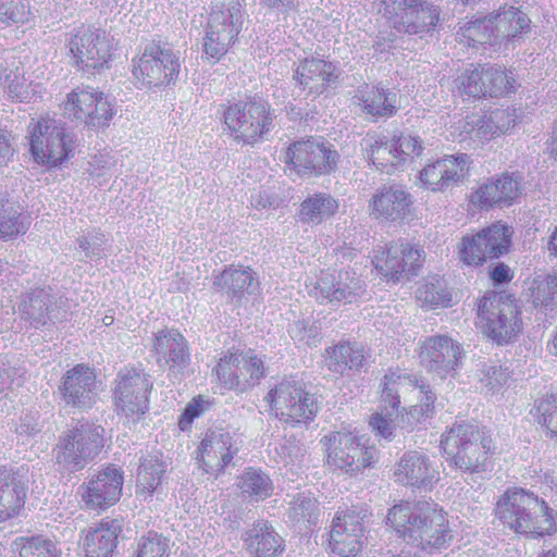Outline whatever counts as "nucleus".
<instances>
[{
  "mask_svg": "<svg viewBox=\"0 0 557 557\" xmlns=\"http://www.w3.org/2000/svg\"><path fill=\"white\" fill-rule=\"evenodd\" d=\"M469 163L470 158L466 153L445 156L428 163L420 171V181L432 191L445 190L466 176Z\"/></svg>",
  "mask_w": 557,
  "mask_h": 557,
  "instance_id": "30",
  "label": "nucleus"
},
{
  "mask_svg": "<svg viewBox=\"0 0 557 557\" xmlns=\"http://www.w3.org/2000/svg\"><path fill=\"white\" fill-rule=\"evenodd\" d=\"M367 509L352 507L337 511L333 520L330 547L333 557H355L362 547Z\"/></svg>",
  "mask_w": 557,
  "mask_h": 557,
  "instance_id": "20",
  "label": "nucleus"
},
{
  "mask_svg": "<svg viewBox=\"0 0 557 557\" xmlns=\"http://www.w3.org/2000/svg\"><path fill=\"white\" fill-rule=\"evenodd\" d=\"M21 213L14 209V205L0 200V237H9L24 233L26 225L20 219Z\"/></svg>",
  "mask_w": 557,
  "mask_h": 557,
  "instance_id": "56",
  "label": "nucleus"
},
{
  "mask_svg": "<svg viewBox=\"0 0 557 557\" xmlns=\"http://www.w3.org/2000/svg\"><path fill=\"white\" fill-rule=\"evenodd\" d=\"M58 391L64 407L88 410L96 405L100 386L94 370L76 364L63 374Z\"/></svg>",
  "mask_w": 557,
  "mask_h": 557,
  "instance_id": "19",
  "label": "nucleus"
},
{
  "mask_svg": "<svg viewBox=\"0 0 557 557\" xmlns=\"http://www.w3.org/2000/svg\"><path fill=\"white\" fill-rule=\"evenodd\" d=\"M5 81L8 83V96L12 100L23 102L29 98V86L24 76L14 74L12 78L11 75H8Z\"/></svg>",
  "mask_w": 557,
  "mask_h": 557,
  "instance_id": "63",
  "label": "nucleus"
},
{
  "mask_svg": "<svg viewBox=\"0 0 557 557\" xmlns=\"http://www.w3.org/2000/svg\"><path fill=\"white\" fill-rule=\"evenodd\" d=\"M337 209L338 202L331 195L315 193L300 203L298 216L302 223L318 225L334 215Z\"/></svg>",
  "mask_w": 557,
  "mask_h": 557,
  "instance_id": "43",
  "label": "nucleus"
},
{
  "mask_svg": "<svg viewBox=\"0 0 557 557\" xmlns=\"http://www.w3.org/2000/svg\"><path fill=\"white\" fill-rule=\"evenodd\" d=\"M30 14L28 0H0V25L4 27L24 24Z\"/></svg>",
  "mask_w": 557,
  "mask_h": 557,
  "instance_id": "52",
  "label": "nucleus"
},
{
  "mask_svg": "<svg viewBox=\"0 0 557 557\" xmlns=\"http://www.w3.org/2000/svg\"><path fill=\"white\" fill-rule=\"evenodd\" d=\"M424 251L408 243L391 244L381 256H375V268L387 278L399 281L418 275L422 267Z\"/></svg>",
  "mask_w": 557,
  "mask_h": 557,
  "instance_id": "24",
  "label": "nucleus"
},
{
  "mask_svg": "<svg viewBox=\"0 0 557 557\" xmlns=\"http://www.w3.org/2000/svg\"><path fill=\"white\" fill-rule=\"evenodd\" d=\"M457 82L463 94L474 98L506 96L516 92L518 88L511 70L490 64L466 70Z\"/></svg>",
  "mask_w": 557,
  "mask_h": 557,
  "instance_id": "12",
  "label": "nucleus"
},
{
  "mask_svg": "<svg viewBox=\"0 0 557 557\" xmlns=\"http://www.w3.org/2000/svg\"><path fill=\"white\" fill-rule=\"evenodd\" d=\"M338 153L323 137H309L289 145L286 163L300 177L320 176L336 169Z\"/></svg>",
  "mask_w": 557,
  "mask_h": 557,
  "instance_id": "9",
  "label": "nucleus"
},
{
  "mask_svg": "<svg viewBox=\"0 0 557 557\" xmlns=\"http://www.w3.org/2000/svg\"><path fill=\"white\" fill-rule=\"evenodd\" d=\"M21 213L14 209V205L0 200V237H9L24 233L26 225L20 219Z\"/></svg>",
  "mask_w": 557,
  "mask_h": 557,
  "instance_id": "57",
  "label": "nucleus"
},
{
  "mask_svg": "<svg viewBox=\"0 0 557 557\" xmlns=\"http://www.w3.org/2000/svg\"><path fill=\"white\" fill-rule=\"evenodd\" d=\"M511 371L508 367L491 362L484 364L480 371V382L487 393L499 392L510 379Z\"/></svg>",
  "mask_w": 557,
  "mask_h": 557,
  "instance_id": "54",
  "label": "nucleus"
},
{
  "mask_svg": "<svg viewBox=\"0 0 557 557\" xmlns=\"http://www.w3.org/2000/svg\"><path fill=\"white\" fill-rule=\"evenodd\" d=\"M536 419L544 425L552 437L557 440V395H546L534 404Z\"/></svg>",
  "mask_w": 557,
  "mask_h": 557,
  "instance_id": "55",
  "label": "nucleus"
},
{
  "mask_svg": "<svg viewBox=\"0 0 557 557\" xmlns=\"http://www.w3.org/2000/svg\"><path fill=\"white\" fill-rule=\"evenodd\" d=\"M152 352L157 363L173 374L182 373L190 362L187 341L175 329L153 333Z\"/></svg>",
  "mask_w": 557,
  "mask_h": 557,
  "instance_id": "28",
  "label": "nucleus"
},
{
  "mask_svg": "<svg viewBox=\"0 0 557 557\" xmlns=\"http://www.w3.org/2000/svg\"><path fill=\"white\" fill-rule=\"evenodd\" d=\"M64 113L91 126H107L115 114L113 100L92 88H76L67 95Z\"/></svg>",
  "mask_w": 557,
  "mask_h": 557,
  "instance_id": "18",
  "label": "nucleus"
},
{
  "mask_svg": "<svg viewBox=\"0 0 557 557\" xmlns=\"http://www.w3.org/2000/svg\"><path fill=\"white\" fill-rule=\"evenodd\" d=\"M392 479L403 486L430 492L441 480L440 465L423 451L407 450L394 465Z\"/></svg>",
  "mask_w": 557,
  "mask_h": 557,
  "instance_id": "16",
  "label": "nucleus"
},
{
  "mask_svg": "<svg viewBox=\"0 0 557 557\" xmlns=\"http://www.w3.org/2000/svg\"><path fill=\"white\" fill-rule=\"evenodd\" d=\"M243 541L253 557H276L285 550L284 539L265 520L256 521L243 534Z\"/></svg>",
  "mask_w": 557,
  "mask_h": 557,
  "instance_id": "35",
  "label": "nucleus"
},
{
  "mask_svg": "<svg viewBox=\"0 0 557 557\" xmlns=\"http://www.w3.org/2000/svg\"><path fill=\"white\" fill-rule=\"evenodd\" d=\"M170 540L164 535L149 531L143 535L137 544L136 557H169Z\"/></svg>",
  "mask_w": 557,
  "mask_h": 557,
  "instance_id": "53",
  "label": "nucleus"
},
{
  "mask_svg": "<svg viewBox=\"0 0 557 557\" xmlns=\"http://www.w3.org/2000/svg\"><path fill=\"white\" fill-rule=\"evenodd\" d=\"M490 125L493 126L494 134L506 133L510 127L516 125L517 114L516 110L510 108H499L491 112L486 117Z\"/></svg>",
  "mask_w": 557,
  "mask_h": 557,
  "instance_id": "62",
  "label": "nucleus"
},
{
  "mask_svg": "<svg viewBox=\"0 0 557 557\" xmlns=\"http://www.w3.org/2000/svg\"><path fill=\"white\" fill-rule=\"evenodd\" d=\"M457 139L468 148H478L491 140L495 134L486 116L472 115L459 121L455 125Z\"/></svg>",
  "mask_w": 557,
  "mask_h": 557,
  "instance_id": "42",
  "label": "nucleus"
},
{
  "mask_svg": "<svg viewBox=\"0 0 557 557\" xmlns=\"http://www.w3.org/2000/svg\"><path fill=\"white\" fill-rule=\"evenodd\" d=\"M426 515V506L401 503L393 506L387 513V523L406 543L410 540L419 524Z\"/></svg>",
  "mask_w": 557,
  "mask_h": 557,
  "instance_id": "39",
  "label": "nucleus"
},
{
  "mask_svg": "<svg viewBox=\"0 0 557 557\" xmlns=\"http://www.w3.org/2000/svg\"><path fill=\"white\" fill-rule=\"evenodd\" d=\"M166 465L158 456L148 455L143 458L137 473L136 493L144 499L151 496L161 484Z\"/></svg>",
  "mask_w": 557,
  "mask_h": 557,
  "instance_id": "44",
  "label": "nucleus"
},
{
  "mask_svg": "<svg viewBox=\"0 0 557 557\" xmlns=\"http://www.w3.org/2000/svg\"><path fill=\"white\" fill-rule=\"evenodd\" d=\"M512 231L502 222H494L472 235H466L458 244V257L468 267L483 265L487 260L499 259L511 247Z\"/></svg>",
  "mask_w": 557,
  "mask_h": 557,
  "instance_id": "8",
  "label": "nucleus"
},
{
  "mask_svg": "<svg viewBox=\"0 0 557 557\" xmlns=\"http://www.w3.org/2000/svg\"><path fill=\"white\" fill-rule=\"evenodd\" d=\"M326 354L327 369L334 373L362 371L369 366L370 354L357 342H342L330 347Z\"/></svg>",
  "mask_w": 557,
  "mask_h": 557,
  "instance_id": "38",
  "label": "nucleus"
},
{
  "mask_svg": "<svg viewBox=\"0 0 557 557\" xmlns=\"http://www.w3.org/2000/svg\"><path fill=\"white\" fill-rule=\"evenodd\" d=\"M20 557H60V550L53 541L44 536L23 540Z\"/></svg>",
  "mask_w": 557,
  "mask_h": 557,
  "instance_id": "58",
  "label": "nucleus"
},
{
  "mask_svg": "<svg viewBox=\"0 0 557 557\" xmlns=\"http://www.w3.org/2000/svg\"><path fill=\"white\" fill-rule=\"evenodd\" d=\"M238 451L230 432L213 430L206 433L197 453L196 461L207 474L218 476Z\"/></svg>",
  "mask_w": 557,
  "mask_h": 557,
  "instance_id": "25",
  "label": "nucleus"
},
{
  "mask_svg": "<svg viewBox=\"0 0 557 557\" xmlns=\"http://www.w3.org/2000/svg\"><path fill=\"white\" fill-rule=\"evenodd\" d=\"M214 373L220 388L245 392L264 376V364L252 352L228 354L220 359Z\"/></svg>",
  "mask_w": 557,
  "mask_h": 557,
  "instance_id": "17",
  "label": "nucleus"
},
{
  "mask_svg": "<svg viewBox=\"0 0 557 557\" xmlns=\"http://www.w3.org/2000/svg\"><path fill=\"white\" fill-rule=\"evenodd\" d=\"M275 451L280 456L281 460L287 465L296 461L299 457H301L304 449L295 440H285L277 447H275Z\"/></svg>",
  "mask_w": 557,
  "mask_h": 557,
  "instance_id": "64",
  "label": "nucleus"
},
{
  "mask_svg": "<svg viewBox=\"0 0 557 557\" xmlns=\"http://www.w3.org/2000/svg\"><path fill=\"white\" fill-rule=\"evenodd\" d=\"M498 520L516 534L543 537L557 532V511L533 492L507 490L496 503Z\"/></svg>",
  "mask_w": 557,
  "mask_h": 557,
  "instance_id": "1",
  "label": "nucleus"
},
{
  "mask_svg": "<svg viewBox=\"0 0 557 557\" xmlns=\"http://www.w3.org/2000/svg\"><path fill=\"white\" fill-rule=\"evenodd\" d=\"M299 85L307 87L314 82L331 84L338 77L337 67L322 59H306L296 70L294 75Z\"/></svg>",
  "mask_w": 557,
  "mask_h": 557,
  "instance_id": "45",
  "label": "nucleus"
},
{
  "mask_svg": "<svg viewBox=\"0 0 557 557\" xmlns=\"http://www.w3.org/2000/svg\"><path fill=\"white\" fill-rule=\"evenodd\" d=\"M27 485L7 467L0 468V523L16 516L24 507Z\"/></svg>",
  "mask_w": 557,
  "mask_h": 557,
  "instance_id": "37",
  "label": "nucleus"
},
{
  "mask_svg": "<svg viewBox=\"0 0 557 557\" xmlns=\"http://www.w3.org/2000/svg\"><path fill=\"white\" fill-rule=\"evenodd\" d=\"M383 15L398 33L423 35L435 29L440 9L422 0H384Z\"/></svg>",
  "mask_w": 557,
  "mask_h": 557,
  "instance_id": "11",
  "label": "nucleus"
},
{
  "mask_svg": "<svg viewBox=\"0 0 557 557\" xmlns=\"http://www.w3.org/2000/svg\"><path fill=\"white\" fill-rule=\"evenodd\" d=\"M246 21L244 0L212 7L203 38V53L207 59L220 60L237 40Z\"/></svg>",
  "mask_w": 557,
  "mask_h": 557,
  "instance_id": "7",
  "label": "nucleus"
},
{
  "mask_svg": "<svg viewBox=\"0 0 557 557\" xmlns=\"http://www.w3.org/2000/svg\"><path fill=\"white\" fill-rule=\"evenodd\" d=\"M122 532V521L109 518L84 530L82 532L84 557H113Z\"/></svg>",
  "mask_w": 557,
  "mask_h": 557,
  "instance_id": "33",
  "label": "nucleus"
},
{
  "mask_svg": "<svg viewBox=\"0 0 557 557\" xmlns=\"http://www.w3.org/2000/svg\"><path fill=\"white\" fill-rule=\"evenodd\" d=\"M70 51L84 69H102L111 58V46L99 28H82L69 42Z\"/></svg>",
  "mask_w": 557,
  "mask_h": 557,
  "instance_id": "26",
  "label": "nucleus"
},
{
  "mask_svg": "<svg viewBox=\"0 0 557 557\" xmlns=\"http://www.w3.org/2000/svg\"><path fill=\"white\" fill-rule=\"evenodd\" d=\"M133 75L143 86L152 88L170 84L180 72V58L171 45L151 41L134 60Z\"/></svg>",
  "mask_w": 557,
  "mask_h": 557,
  "instance_id": "10",
  "label": "nucleus"
},
{
  "mask_svg": "<svg viewBox=\"0 0 557 557\" xmlns=\"http://www.w3.org/2000/svg\"><path fill=\"white\" fill-rule=\"evenodd\" d=\"M352 103L359 109L360 113L376 122L380 119L392 117L397 113L399 97L388 88L364 83L355 90Z\"/></svg>",
  "mask_w": 557,
  "mask_h": 557,
  "instance_id": "31",
  "label": "nucleus"
},
{
  "mask_svg": "<svg viewBox=\"0 0 557 557\" xmlns=\"http://www.w3.org/2000/svg\"><path fill=\"white\" fill-rule=\"evenodd\" d=\"M213 286L228 298L240 300L258 292L259 280L250 268L230 265L213 276Z\"/></svg>",
  "mask_w": 557,
  "mask_h": 557,
  "instance_id": "36",
  "label": "nucleus"
},
{
  "mask_svg": "<svg viewBox=\"0 0 557 557\" xmlns=\"http://www.w3.org/2000/svg\"><path fill=\"white\" fill-rule=\"evenodd\" d=\"M223 122L237 143L253 145L274 128L275 111L261 98L236 100L224 107Z\"/></svg>",
  "mask_w": 557,
  "mask_h": 557,
  "instance_id": "4",
  "label": "nucleus"
},
{
  "mask_svg": "<svg viewBox=\"0 0 557 557\" xmlns=\"http://www.w3.org/2000/svg\"><path fill=\"white\" fill-rule=\"evenodd\" d=\"M416 298L422 307L434 309L450 306L451 293L446 282L435 275L424 280L416 292Z\"/></svg>",
  "mask_w": 557,
  "mask_h": 557,
  "instance_id": "47",
  "label": "nucleus"
},
{
  "mask_svg": "<svg viewBox=\"0 0 557 557\" xmlns=\"http://www.w3.org/2000/svg\"><path fill=\"white\" fill-rule=\"evenodd\" d=\"M368 442L364 436L344 431L332 432L321 440L326 449L329 467L350 476L372 468L379 461V450Z\"/></svg>",
  "mask_w": 557,
  "mask_h": 557,
  "instance_id": "6",
  "label": "nucleus"
},
{
  "mask_svg": "<svg viewBox=\"0 0 557 557\" xmlns=\"http://www.w3.org/2000/svg\"><path fill=\"white\" fill-rule=\"evenodd\" d=\"M360 146L363 157L381 172L391 173L392 169L399 164L392 151L394 149L392 140H387L384 136L367 135Z\"/></svg>",
  "mask_w": 557,
  "mask_h": 557,
  "instance_id": "40",
  "label": "nucleus"
},
{
  "mask_svg": "<svg viewBox=\"0 0 557 557\" xmlns=\"http://www.w3.org/2000/svg\"><path fill=\"white\" fill-rule=\"evenodd\" d=\"M307 288L320 304H350L363 295L366 284L355 272L341 271L337 275L322 272Z\"/></svg>",
  "mask_w": 557,
  "mask_h": 557,
  "instance_id": "21",
  "label": "nucleus"
},
{
  "mask_svg": "<svg viewBox=\"0 0 557 557\" xmlns=\"http://www.w3.org/2000/svg\"><path fill=\"white\" fill-rule=\"evenodd\" d=\"M265 400L270 403L275 417L293 428L309 423L319 411L314 394L294 376L281 380L269 391Z\"/></svg>",
  "mask_w": 557,
  "mask_h": 557,
  "instance_id": "5",
  "label": "nucleus"
},
{
  "mask_svg": "<svg viewBox=\"0 0 557 557\" xmlns=\"http://www.w3.org/2000/svg\"><path fill=\"white\" fill-rule=\"evenodd\" d=\"M53 296L46 289H36L28 294L22 301L20 310L26 320L35 327L45 325L48 321H61L66 315V310L61 307L63 300L52 302Z\"/></svg>",
  "mask_w": 557,
  "mask_h": 557,
  "instance_id": "34",
  "label": "nucleus"
},
{
  "mask_svg": "<svg viewBox=\"0 0 557 557\" xmlns=\"http://www.w3.org/2000/svg\"><path fill=\"white\" fill-rule=\"evenodd\" d=\"M492 440L478 425L455 423L441 440V448L450 467L462 472L485 471Z\"/></svg>",
  "mask_w": 557,
  "mask_h": 557,
  "instance_id": "3",
  "label": "nucleus"
},
{
  "mask_svg": "<svg viewBox=\"0 0 557 557\" xmlns=\"http://www.w3.org/2000/svg\"><path fill=\"white\" fill-rule=\"evenodd\" d=\"M106 237L101 232H91L77 239L79 249L84 252L83 261H99L107 256Z\"/></svg>",
  "mask_w": 557,
  "mask_h": 557,
  "instance_id": "60",
  "label": "nucleus"
},
{
  "mask_svg": "<svg viewBox=\"0 0 557 557\" xmlns=\"http://www.w3.org/2000/svg\"><path fill=\"white\" fill-rule=\"evenodd\" d=\"M492 18L495 28V39H513L530 27L528 15L515 7L500 8L499 11L492 13Z\"/></svg>",
  "mask_w": 557,
  "mask_h": 557,
  "instance_id": "41",
  "label": "nucleus"
},
{
  "mask_svg": "<svg viewBox=\"0 0 557 557\" xmlns=\"http://www.w3.org/2000/svg\"><path fill=\"white\" fill-rule=\"evenodd\" d=\"M73 139L64 127L52 119H41L30 135V151L38 163L55 166L73 151Z\"/></svg>",
  "mask_w": 557,
  "mask_h": 557,
  "instance_id": "15",
  "label": "nucleus"
},
{
  "mask_svg": "<svg viewBox=\"0 0 557 557\" xmlns=\"http://www.w3.org/2000/svg\"><path fill=\"white\" fill-rule=\"evenodd\" d=\"M123 482V472L114 466H108L81 485L82 502L87 509L104 510L120 499Z\"/></svg>",
  "mask_w": 557,
  "mask_h": 557,
  "instance_id": "23",
  "label": "nucleus"
},
{
  "mask_svg": "<svg viewBox=\"0 0 557 557\" xmlns=\"http://www.w3.org/2000/svg\"><path fill=\"white\" fill-rule=\"evenodd\" d=\"M465 357L461 345L446 335L428 337L421 347V364L440 379L453 375Z\"/></svg>",
  "mask_w": 557,
  "mask_h": 557,
  "instance_id": "22",
  "label": "nucleus"
},
{
  "mask_svg": "<svg viewBox=\"0 0 557 557\" xmlns=\"http://www.w3.org/2000/svg\"><path fill=\"white\" fill-rule=\"evenodd\" d=\"M453 540V533L448 525V520L442 511L431 509L426 505V515L419 524V529L410 534L407 544L422 550H440L449 545Z\"/></svg>",
  "mask_w": 557,
  "mask_h": 557,
  "instance_id": "32",
  "label": "nucleus"
},
{
  "mask_svg": "<svg viewBox=\"0 0 557 557\" xmlns=\"http://www.w3.org/2000/svg\"><path fill=\"white\" fill-rule=\"evenodd\" d=\"M522 194L521 177L515 173H503L481 184L470 196L471 203L479 209L494 206L508 207Z\"/></svg>",
  "mask_w": 557,
  "mask_h": 557,
  "instance_id": "27",
  "label": "nucleus"
},
{
  "mask_svg": "<svg viewBox=\"0 0 557 557\" xmlns=\"http://www.w3.org/2000/svg\"><path fill=\"white\" fill-rule=\"evenodd\" d=\"M294 341L306 345H317L321 339V327L315 321L302 320L293 323L288 330Z\"/></svg>",
  "mask_w": 557,
  "mask_h": 557,
  "instance_id": "61",
  "label": "nucleus"
},
{
  "mask_svg": "<svg viewBox=\"0 0 557 557\" xmlns=\"http://www.w3.org/2000/svg\"><path fill=\"white\" fill-rule=\"evenodd\" d=\"M531 299L535 308L546 311L557 308V275H547L543 280L534 281Z\"/></svg>",
  "mask_w": 557,
  "mask_h": 557,
  "instance_id": "50",
  "label": "nucleus"
},
{
  "mask_svg": "<svg viewBox=\"0 0 557 557\" xmlns=\"http://www.w3.org/2000/svg\"><path fill=\"white\" fill-rule=\"evenodd\" d=\"M104 446V429L86 419L73 421L53 448L55 463L73 473L83 470Z\"/></svg>",
  "mask_w": 557,
  "mask_h": 557,
  "instance_id": "2",
  "label": "nucleus"
},
{
  "mask_svg": "<svg viewBox=\"0 0 557 557\" xmlns=\"http://www.w3.org/2000/svg\"><path fill=\"white\" fill-rule=\"evenodd\" d=\"M413 385V377L406 375L398 370H389L381 383V403L386 413L392 417L400 405L399 393Z\"/></svg>",
  "mask_w": 557,
  "mask_h": 557,
  "instance_id": "46",
  "label": "nucleus"
},
{
  "mask_svg": "<svg viewBox=\"0 0 557 557\" xmlns=\"http://www.w3.org/2000/svg\"><path fill=\"white\" fill-rule=\"evenodd\" d=\"M391 140L394 146L392 151H394L396 161L399 163L405 162L407 159L413 158L414 156H419L423 150L420 138L409 133L394 134Z\"/></svg>",
  "mask_w": 557,
  "mask_h": 557,
  "instance_id": "59",
  "label": "nucleus"
},
{
  "mask_svg": "<svg viewBox=\"0 0 557 557\" xmlns=\"http://www.w3.org/2000/svg\"><path fill=\"white\" fill-rule=\"evenodd\" d=\"M318 515V502L310 494L299 493L289 503L288 517L294 523L314 524Z\"/></svg>",
  "mask_w": 557,
  "mask_h": 557,
  "instance_id": "51",
  "label": "nucleus"
},
{
  "mask_svg": "<svg viewBox=\"0 0 557 557\" xmlns=\"http://www.w3.org/2000/svg\"><path fill=\"white\" fill-rule=\"evenodd\" d=\"M457 35L460 37V41L468 46L476 47V45L492 44L495 39L492 13L463 23Z\"/></svg>",
  "mask_w": 557,
  "mask_h": 557,
  "instance_id": "48",
  "label": "nucleus"
},
{
  "mask_svg": "<svg viewBox=\"0 0 557 557\" xmlns=\"http://www.w3.org/2000/svg\"><path fill=\"white\" fill-rule=\"evenodd\" d=\"M412 205V196L403 186L384 185L369 201V212L376 220L396 222L410 215Z\"/></svg>",
  "mask_w": 557,
  "mask_h": 557,
  "instance_id": "29",
  "label": "nucleus"
},
{
  "mask_svg": "<svg viewBox=\"0 0 557 557\" xmlns=\"http://www.w3.org/2000/svg\"><path fill=\"white\" fill-rule=\"evenodd\" d=\"M519 313L512 299L496 294L484 296L479 305L485 333L498 344L510 342L521 332Z\"/></svg>",
  "mask_w": 557,
  "mask_h": 557,
  "instance_id": "14",
  "label": "nucleus"
},
{
  "mask_svg": "<svg viewBox=\"0 0 557 557\" xmlns=\"http://www.w3.org/2000/svg\"><path fill=\"white\" fill-rule=\"evenodd\" d=\"M152 388L150 375L135 368L122 369L115 379L114 404L129 421H138L148 410V393Z\"/></svg>",
  "mask_w": 557,
  "mask_h": 557,
  "instance_id": "13",
  "label": "nucleus"
},
{
  "mask_svg": "<svg viewBox=\"0 0 557 557\" xmlns=\"http://www.w3.org/2000/svg\"><path fill=\"white\" fill-rule=\"evenodd\" d=\"M238 486L243 494L253 500H263L270 497L274 486L270 476L255 468L247 469L239 478Z\"/></svg>",
  "mask_w": 557,
  "mask_h": 557,
  "instance_id": "49",
  "label": "nucleus"
}]
</instances>
